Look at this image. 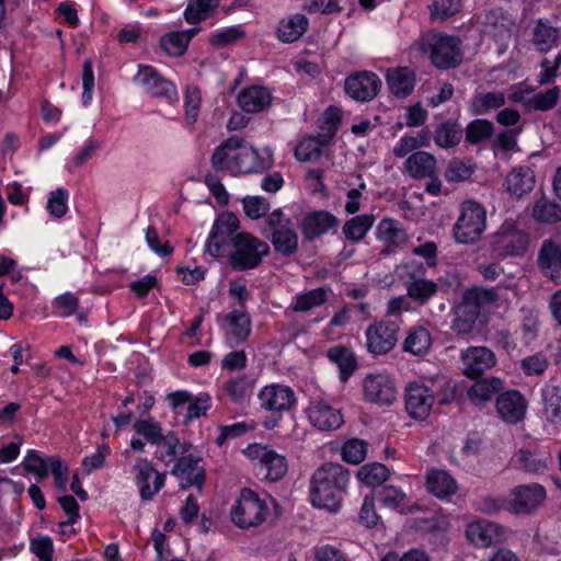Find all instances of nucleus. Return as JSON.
<instances>
[{
	"label": "nucleus",
	"instance_id": "a19ab883",
	"mask_svg": "<svg viewBox=\"0 0 561 561\" xmlns=\"http://www.w3.org/2000/svg\"><path fill=\"white\" fill-rule=\"evenodd\" d=\"M228 333L236 344L243 342L251 332L250 316L240 310H233L226 316Z\"/></svg>",
	"mask_w": 561,
	"mask_h": 561
},
{
	"label": "nucleus",
	"instance_id": "5fc2aeb1",
	"mask_svg": "<svg viewBox=\"0 0 561 561\" xmlns=\"http://www.w3.org/2000/svg\"><path fill=\"white\" fill-rule=\"evenodd\" d=\"M342 459L352 465H358L366 458L367 443L359 438L346 440L341 450Z\"/></svg>",
	"mask_w": 561,
	"mask_h": 561
},
{
	"label": "nucleus",
	"instance_id": "393cba45",
	"mask_svg": "<svg viewBox=\"0 0 561 561\" xmlns=\"http://www.w3.org/2000/svg\"><path fill=\"white\" fill-rule=\"evenodd\" d=\"M526 408L525 398L516 390L506 391L496 400L500 416L508 423H517L523 420Z\"/></svg>",
	"mask_w": 561,
	"mask_h": 561
},
{
	"label": "nucleus",
	"instance_id": "f03ea898",
	"mask_svg": "<svg viewBox=\"0 0 561 561\" xmlns=\"http://www.w3.org/2000/svg\"><path fill=\"white\" fill-rule=\"evenodd\" d=\"M270 515V506L265 499L250 489H242L230 508L231 522L241 529L262 525Z\"/></svg>",
	"mask_w": 561,
	"mask_h": 561
},
{
	"label": "nucleus",
	"instance_id": "09e8293b",
	"mask_svg": "<svg viewBox=\"0 0 561 561\" xmlns=\"http://www.w3.org/2000/svg\"><path fill=\"white\" fill-rule=\"evenodd\" d=\"M505 104V95L502 92H482L472 99V107L476 114L483 115Z\"/></svg>",
	"mask_w": 561,
	"mask_h": 561
},
{
	"label": "nucleus",
	"instance_id": "412c9836",
	"mask_svg": "<svg viewBox=\"0 0 561 561\" xmlns=\"http://www.w3.org/2000/svg\"><path fill=\"white\" fill-rule=\"evenodd\" d=\"M363 388L365 399L371 403L388 405L397 398L394 382L387 374L368 375Z\"/></svg>",
	"mask_w": 561,
	"mask_h": 561
},
{
	"label": "nucleus",
	"instance_id": "7ed1b4c3",
	"mask_svg": "<svg viewBox=\"0 0 561 561\" xmlns=\"http://www.w3.org/2000/svg\"><path fill=\"white\" fill-rule=\"evenodd\" d=\"M490 247L501 257H520L528 250L529 234L518 221L507 219L491 234Z\"/></svg>",
	"mask_w": 561,
	"mask_h": 561
},
{
	"label": "nucleus",
	"instance_id": "a18cd8bd",
	"mask_svg": "<svg viewBox=\"0 0 561 561\" xmlns=\"http://www.w3.org/2000/svg\"><path fill=\"white\" fill-rule=\"evenodd\" d=\"M328 357L337 365L340 379L345 382L356 369L354 355L343 346H334L329 350Z\"/></svg>",
	"mask_w": 561,
	"mask_h": 561
},
{
	"label": "nucleus",
	"instance_id": "bb28decb",
	"mask_svg": "<svg viewBox=\"0 0 561 561\" xmlns=\"http://www.w3.org/2000/svg\"><path fill=\"white\" fill-rule=\"evenodd\" d=\"M237 102L245 113H260L271 105L272 94L264 87L251 85L240 91Z\"/></svg>",
	"mask_w": 561,
	"mask_h": 561
},
{
	"label": "nucleus",
	"instance_id": "680f3d73",
	"mask_svg": "<svg viewBox=\"0 0 561 561\" xmlns=\"http://www.w3.org/2000/svg\"><path fill=\"white\" fill-rule=\"evenodd\" d=\"M463 296L476 305L479 310L494 304L499 296L494 288L472 287L463 293Z\"/></svg>",
	"mask_w": 561,
	"mask_h": 561
},
{
	"label": "nucleus",
	"instance_id": "423d86ee",
	"mask_svg": "<svg viewBox=\"0 0 561 561\" xmlns=\"http://www.w3.org/2000/svg\"><path fill=\"white\" fill-rule=\"evenodd\" d=\"M423 50L439 69H449L461 62L460 41L455 36L434 34L424 39Z\"/></svg>",
	"mask_w": 561,
	"mask_h": 561
},
{
	"label": "nucleus",
	"instance_id": "ddd939ff",
	"mask_svg": "<svg viewBox=\"0 0 561 561\" xmlns=\"http://www.w3.org/2000/svg\"><path fill=\"white\" fill-rule=\"evenodd\" d=\"M405 410L416 420H425L434 404V391L423 382L413 381L405 387Z\"/></svg>",
	"mask_w": 561,
	"mask_h": 561
},
{
	"label": "nucleus",
	"instance_id": "79ce46f5",
	"mask_svg": "<svg viewBox=\"0 0 561 561\" xmlns=\"http://www.w3.org/2000/svg\"><path fill=\"white\" fill-rule=\"evenodd\" d=\"M378 501L382 506L398 511L402 514L410 512L407 494L393 485H385L377 492Z\"/></svg>",
	"mask_w": 561,
	"mask_h": 561
},
{
	"label": "nucleus",
	"instance_id": "338daca9",
	"mask_svg": "<svg viewBox=\"0 0 561 561\" xmlns=\"http://www.w3.org/2000/svg\"><path fill=\"white\" fill-rule=\"evenodd\" d=\"M67 199H68L67 190L57 188L56 191H53L49 194V197L47 201L48 213L56 218H61L62 216H65L67 213V209H68Z\"/></svg>",
	"mask_w": 561,
	"mask_h": 561
},
{
	"label": "nucleus",
	"instance_id": "864d4df0",
	"mask_svg": "<svg viewBox=\"0 0 561 561\" xmlns=\"http://www.w3.org/2000/svg\"><path fill=\"white\" fill-rule=\"evenodd\" d=\"M517 462L524 470L533 473H539L547 469L549 457L538 455L529 449H520L516 455Z\"/></svg>",
	"mask_w": 561,
	"mask_h": 561
},
{
	"label": "nucleus",
	"instance_id": "2f4dec72",
	"mask_svg": "<svg viewBox=\"0 0 561 561\" xmlns=\"http://www.w3.org/2000/svg\"><path fill=\"white\" fill-rule=\"evenodd\" d=\"M376 237L388 247H400L408 241L402 224L392 218H383L379 221Z\"/></svg>",
	"mask_w": 561,
	"mask_h": 561
},
{
	"label": "nucleus",
	"instance_id": "13d9d810",
	"mask_svg": "<svg viewBox=\"0 0 561 561\" xmlns=\"http://www.w3.org/2000/svg\"><path fill=\"white\" fill-rule=\"evenodd\" d=\"M244 35L245 32L242 26L234 25L214 33L209 37V43L217 48H221L238 42Z\"/></svg>",
	"mask_w": 561,
	"mask_h": 561
},
{
	"label": "nucleus",
	"instance_id": "72a5a7b5",
	"mask_svg": "<svg viewBox=\"0 0 561 561\" xmlns=\"http://www.w3.org/2000/svg\"><path fill=\"white\" fill-rule=\"evenodd\" d=\"M307 27V18L302 14H294L279 21L277 37L283 43H294L306 33Z\"/></svg>",
	"mask_w": 561,
	"mask_h": 561
},
{
	"label": "nucleus",
	"instance_id": "37998d69",
	"mask_svg": "<svg viewBox=\"0 0 561 561\" xmlns=\"http://www.w3.org/2000/svg\"><path fill=\"white\" fill-rule=\"evenodd\" d=\"M462 138V128L454 122L438 125L434 131V142L439 148L449 149L457 146Z\"/></svg>",
	"mask_w": 561,
	"mask_h": 561
},
{
	"label": "nucleus",
	"instance_id": "0e129e2a",
	"mask_svg": "<svg viewBox=\"0 0 561 561\" xmlns=\"http://www.w3.org/2000/svg\"><path fill=\"white\" fill-rule=\"evenodd\" d=\"M202 96L197 88H187L185 93V122L188 125L196 123L201 110Z\"/></svg>",
	"mask_w": 561,
	"mask_h": 561
},
{
	"label": "nucleus",
	"instance_id": "b1692460",
	"mask_svg": "<svg viewBox=\"0 0 561 561\" xmlns=\"http://www.w3.org/2000/svg\"><path fill=\"white\" fill-rule=\"evenodd\" d=\"M437 160L427 151H415L408 156L403 164V172L414 180L433 178L436 174Z\"/></svg>",
	"mask_w": 561,
	"mask_h": 561
},
{
	"label": "nucleus",
	"instance_id": "4d7b16f0",
	"mask_svg": "<svg viewBox=\"0 0 561 561\" xmlns=\"http://www.w3.org/2000/svg\"><path fill=\"white\" fill-rule=\"evenodd\" d=\"M262 466L266 470V478L271 481L282 479L287 472V462L285 457L272 449Z\"/></svg>",
	"mask_w": 561,
	"mask_h": 561
},
{
	"label": "nucleus",
	"instance_id": "c03bdc74",
	"mask_svg": "<svg viewBox=\"0 0 561 561\" xmlns=\"http://www.w3.org/2000/svg\"><path fill=\"white\" fill-rule=\"evenodd\" d=\"M327 299V290L323 287H318L306 293L297 294L291 304V308L296 312H307L322 306Z\"/></svg>",
	"mask_w": 561,
	"mask_h": 561
},
{
	"label": "nucleus",
	"instance_id": "c9c22d12",
	"mask_svg": "<svg viewBox=\"0 0 561 561\" xmlns=\"http://www.w3.org/2000/svg\"><path fill=\"white\" fill-rule=\"evenodd\" d=\"M503 388V382L497 377L483 378L476 381L468 390L469 400L476 404L481 405L490 401L495 393Z\"/></svg>",
	"mask_w": 561,
	"mask_h": 561
},
{
	"label": "nucleus",
	"instance_id": "5701e85b",
	"mask_svg": "<svg viewBox=\"0 0 561 561\" xmlns=\"http://www.w3.org/2000/svg\"><path fill=\"white\" fill-rule=\"evenodd\" d=\"M463 374L476 378L491 369L495 363V355L484 346H471L461 353Z\"/></svg>",
	"mask_w": 561,
	"mask_h": 561
},
{
	"label": "nucleus",
	"instance_id": "4c0bfd02",
	"mask_svg": "<svg viewBox=\"0 0 561 561\" xmlns=\"http://www.w3.org/2000/svg\"><path fill=\"white\" fill-rule=\"evenodd\" d=\"M428 131L421 130L415 134H404L393 146L392 152L397 158H404L419 151L420 148L428 146Z\"/></svg>",
	"mask_w": 561,
	"mask_h": 561
},
{
	"label": "nucleus",
	"instance_id": "473e14b6",
	"mask_svg": "<svg viewBox=\"0 0 561 561\" xmlns=\"http://www.w3.org/2000/svg\"><path fill=\"white\" fill-rule=\"evenodd\" d=\"M387 83L394 95L407 96L414 89L415 75L407 67L389 69L387 72Z\"/></svg>",
	"mask_w": 561,
	"mask_h": 561
},
{
	"label": "nucleus",
	"instance_id": "9d476101",
	"mask_svg": "<svg viewBox=\"0 0 561 561\" xmlns=\"http://www.w3.org/2000/svg\"><path fill=\"white\" fill-rule=\"evenodd\" d=\"M260 407L270 412L284 413L293 410L298 402L294 389L285 383H270L257 393Z\"/></svg>",
	"mask_w": 561,
	"mask_h": 561
},
{
	"label": "nucleus",
	"instance_id": "cd10ccee",
	"mask_svg": "<svg viewBox=\"0 0 561 561\" xmlns=\"http://www.w3.org/2000/svg\"><path fill=\"white\" fill-rule=\"evenodd\" d=\"M425 485L431 494L440 500L449 499L458 491L455 478L449 472L439 469H432L426 473Z\"/></svg>",
	"mask_w": 561,
	"mask_h": 561
},
{
	"label": "nucleus",
	"instance_id": "6ab92c4d",
	"mask_svg": "<svg viewBox=\"0 0 561 561\" xmlns=\"http://www.w3.org/2000/svg\"><path fill=\"white\" fill-rule=\"evenodd\" d=\"M306 414L310 424L320 431H335L344 423L341 411L322 399L310 401Z\"/></svg>",
	"mask_w": 561,
	"mask_h": 561
},
{
	"label": "nucleus",
	"instance_id": "69168bd1",
	"mask_svg": "<svg viewBox=\"0 0 561 561\" xmlns=\"http://www.w3.org/2000/svg\"><path fill=\"white\" fill-rule=\"evenodd\" d=\"M211 407V397L206 392L198 393L195 398L192 397L191 402L187 407V413L185 415V422H191L194 419H198L207 413Z\"/></svg>",
	"mask_w": 561,
	"mask_h": 561
},
{
	"label": "nucleus",
	"instance_id": "de8ad7c7",
	"mask_svg": "<svg viewBox=\"0 0 561 561\" xmlns=\"http://www.w3.org/2000/svg\"><path fill=\"white\" fill-rule=\"evenodd\" d=\"M254 382L248 376H239L230 379L225 385V391L236 403L247 401L253 391Z\"/></svg>",
	"mask_w": 561,
	"mask_h": 561
},
{
	"label": "nucleus",
	"instance_id": "3c124183",
	"mask_svg": "<svg viewBox=\"0 0 561 561\" xmlns=\"http://www.w3.org/2000/svg\"><path fill=\"white\" fill-rule=\"evenodd\" d=\"M533 215L540 222L553 224L561 220V206L542 197L535 203Z\"/></svg>",
	"mask_w": 561,
	"mask_h": 561
},
{
	"label": "nucleus",
	"instance_id": "c756f323",
	"mask_svg": "<svg viewBox=\"0 0 561 561\" xmlns=\"http://www.w3.org/2000/svg\"><path fill=\"white\" fill-rule=\"evenodd\" d=\"M506 191L515 197H522L533 191L535 174L529 167L514 168L505 179Z\"/></svg>",
	"mask_w": 561,
	"mask_h": 561
},
{
	"label": "nucleus",
	"instance_id": "49530a36",
	"mask_svg": "<svg viewBox=\"0 0 561 561\" xmlns=\"http://www.w3.org/2000/svg\"><path fill=\"white\" fill-rule=\"evenodd\" d=\"M219 5V0H190L184 11L188 23H198L208 19Z\"/></svg>",
	"mask_w": 561,
	"mask_h": 561
},
{
	"label": "nucleus",
	"instance_id": "2eb2a0df",
	"mask_svg": "<svg viewBox=\"0 0 561 561\" xmlns=\"http://www.w3.org/2000/svg\"><path fill=\"white\" fill-rule=\"evenodd\" d=\"M465 535L471 545L481 549L490 548L505 539L503 527L488 519H477L469 523Z\"/></svg>",
	"mask_w": 561,
	"mask_h": 561
},
{
	"label": "nucleus",
	"instance_id": "6e6552de",
	"mask_svg": "<svg viewBox=\"0 0 561 561\" xmlns=\"http://www.w3.org/2000/svg\"><path fill=\"white\" fill-rule=\"evenodd\" d=\"M23 467L27 472L35 474L38 479H44L50 472L54 476L56 486L65 490L68 482V468L58 457H43L34 449L27 450Z\"/></svg>",
	"mask_w": 561,
	"mask_h": 561
},
{
	"label": "nucleus",
	"instance_id": "f8f14e48",
	"mask_svg": "<svg viewBox=\"0 0 561 561\" xmlns=\"http://www.w3.org/2000/svg\"><path fill=\"white\" fill-rule=\"evenodd\" d=\"M547 493L538 483L524 484L511 491L507 510L513 514H530L546 500Z\"/></svg>",
	"mask_w": 561,
	"mask_h": 561
},
{
	"label": "nucleus",
	"instance_id": "e433bc0d",
	"mask_svg": "<svg viewBox=\"0 0 561 561\" xmlns=\"http://www.w3.org/2000/svg\"><path fill=\"white\" fill-rule=\"evenodd\" d=\"M558 28L548 21L538 20L533 28L531 42L539 51L547 53L557 45Z\"/></svg>",
	"mask_w": 561,
	"mask_h": 561
},
{
	"label": "nucleus",
	"instance_id": "f704fd0d",
	"mask_svg": "<svg viewBox=\"0 0 561 561\" xmlns=\"http://www.w3.org/2000/svg\"><path fill=\"white\" fill-rule=\"evenodd\" d=\"M197 31L198 28H191L167 33L160 38V46L170 56H182Z\"/></svg>",
	"mask_w": 561,
	"mask_h": 561
},
{
	"label": "nucleus",
	"instance_id": "bf43d9fd",
	"mask_svg": "<svg viewBox=\"0 0 561 561\" xmlns=\"http://www.w3.org/2000/svg\"><path fill=\"white\" fill-rule=\"evenodd\" d=\"M79 301V297L76 294L67 291L54 299L53 307L57 316L68 318L77 312Z\"/></svg>",
	"mask_w": 561,
	"mask_h": 561
},
{
	"label": "nucleus",
	"instance_id": "052dcab7",
	"mask_svg": "<svg viewBox=\"0 0 561 561\" xmlns=\"http://www.w3.org/2000/svg\"><path fill=\"white\" fill-rule=\"evenodd\" d=\"M493 134V124L486 119H476L466 129V139L470 144H479Z\"/></svg>",
	"mask_w": 561,
	"mask_h": 561
},
{
	"label": "nucleus",
	"instance_id": "8fccbe9b",
	"mask_svg": "<svg viewBox=\"0 0 561 561\" xmlns=\"http://www.w3.org/2000/svg\"><path fill=\"white\" fill-rule=\"evenodd\" d=\"M438 291V285L427 278H417L407 286V294L410 298L424 304Z\"/></svg>",
	"mask_w": 561,
	"mask_h": 561
},
{
	"label": "nucleus",
	"instance_id": "4468645a",
	"mask_svg": "<svg viewBox=\"0 0 561 561\" xmlns=\"http://www.w3.org/2000/svg\"><path fill=\"white\" fill-rule=\"evenodd\" d=\"M134 81L154 96H162L169 101L178 100L175 85L164 79L152 66L139 65Z\"/></svg>",
	"mask_w": 561,
	"mask_h": 561
},
{
	"label": "nucleus",
	"instance_id": "39448f33",
	"mask_svg": "<svg viewBox=\"0 0 561 561\" xmlns=\"http://www.w3.org/2000/svg\"><path fill=\"white\" fill-rule=\"evenodd\" d=\"M486 229V210L473 201L460 205V214L454 226V237L458 243L477 242Z\"/></svg>",
	"mask_w": 561,
	"mask_h": 561
},
{
	"label": "nucleus",
	"instance_id": "774afa93",
	"mask_svg": "<svg viewBox=\"0 0 561 561\" xmlns=\"http://www.w3.org/2000/svg\"><path fill=\"white\" fill-rule=\"evenodd\" d=\"M543 416L548 422L554 423L561 420V396L547 391L543 393Z\"/></svg>",
	"mask_w": 561,
	"mask_h": 561
},
{
	"label": "nucleus",
	"instance_id": "7c9ffc66",
	"mask_svg": "<svg viewBox=\"0 0 561 561\" xmlns=\"http://www.w3.org/2000/svg\"><path fill=\"white\" fill-rule=\"evenodd\" d=\"M479 314V308L462 296L461 301L455 309L451 329L459 334L470 333L476 327Z\"/></svg>",
	"mask_w": 561,
	"mask_h": 561
},
{
	"label": "nucleus",
	"instance_id": "0eeeda50",
	"mask_svg": "<svg viewBox=\"0 0 561 561\" xmlns=\"http://www.w3.org/2000/svg\"><path fill=\"white\" fill-rule=\"evenodd\" d=\"M271 233L273 247L283 255H290L298 249V236L289 218L277 209L268 214L265 219Z\"/></svg>",
	"mask_w": 561,
	"mask_h": 561
},
{
	"label": "nucleus",
	"instance_id": "dca6fc26",
	"mask_svg": "<svg viewBox=\"0 0 561 561\" xmlns=\"http://www.w3.org/2000/svg\"><path fill=\"white\" fill-rule=\"evenodd\" d=\"M399 325L391 321H380L370 324L366 330V344L374 354H386L397 343Z\"/></svg>",
	"mask_w": 561,
	"mask_h": 561
},
{
	"label": "nucleus",
	"instance_id": "a878e982",
	"mask_svg": "<svg viewBox=\"0 0 561 561\" xmlns=\"http://www.w3.org/2000/svg\"><path fill=\"white\" fill-rule=\"evenodd\" d=\"M538 266L551 279L561 274V242L545 240L538 253Z\"/></svg>",
	"mask_w": 561,
	"mask_h": 561
},
{
	"label": "nucleus",
	"instance_id": "a211bd4d",
	"mask_svg": "<svg viewBox=\"0 0 561 561\" xmlns=\"http://www.w3.org/2000/svg\"><path fill=\"white\" fill-rule=\"evenodd\" d=\"M243 139L232 136L217 146L211 154V165L217 171L238 175Z\"/></svg>",
	"mask_w": 561,
	"mask_h": 561
},
{
	"label": "nucleus",
	"instance_id": "9b49d317",
	"mask_svg": "<svg viewBox=\"0 0 561 561\" xmlns=\"http://www.w3.org/2000/svg\"><path fill=\"white\" fill-rule=\"evenodd\" d=\"M239 229L238 217L229 211L220 214L215 220L209 237L206 242L207 252L214 256H219L225 247L232 245V238Z\"/></svg>",
	"mask_w": 561,
	"mask_h": 561
},
{
	"label": "nucleus",
	"instance_id": "4be33fe9",
	"mask_svg": "<svg viewBox=\"0 0 561 561\" xmlns=\"http://www.w3.org/2000/svg\"><path fill=\"white\" fill-rule=\"evenodd\" d=\"M201 458L192 454L181 457L172 469L182 489L197 486L198 490L205 480V470L199 466Z\"/></svg>",
	"mask_w": 561,
	"mask_h": 561
},
{
	"label": "nucleus",
	"instance_id": "ea45409f",
	"mask_svg": "<svg viewBox=\"0 0 561 561\" xmlns=\"http://www.w3.org/2000/svg\"><path fill=\"white\" fill-rule=\"evenodd\" d=\"M375 220L376 217L373 214L357 215L344 224L342 228L343 234L347 240L359 242L371 229Z\"/></svg>",
	"mask_w": 561,
	"mask_h": 561
},
{
	"label": "nucleus",
	"instance_id": "e2e57ef3",
	"mask_svg": "<svg viewBox=\"0 0 561 561\" xmlns=\"http://www.w3.org/2000/svg\"><path fill=\"white\" fill-rule=\"evenodd\" d=\"M321 154V145L318 139L308 137L302 139L295 149V157L301 162L313 161Z\"/></svg>",
	"mask_w": 561,
	"mask_h": 561
},
{
	"label": "nucleus",
	"instance_id": "aec40b11",
	"mask_svg": "<svg viewBox=\"0 0 561 561\" xmlns=\"http://www.w3.org/2000/svg\"><path fill=\"white\" fill-rule=\"evenodd\" d=\"M238 175L263 173L273 167V151L267 148H255L243 139L241 146Z\"/></svg>",
	"mask_w": 561,
	"mask_h": 561
},
{
	"label": "nucleus",
	"instance_id": "f3484780",
	"mask_svg": "<svg viewBox=\"0 0 561 561\" xmlns=\"http://www.w3.org/2000/svg\"><path fill=\"white\" fill-rule=\"evenodd\" d=\"M380 87L379 77L371 71L353 73L345 79L344 83L346 94L358 102L373 100L378 94Z\"/></svg>",
	"mask_w": 561,
	"mask_h": 561
},
{
	"label": "nucleus",
	"instance_id": "58836bf2",
	"mask_svg": "<svg viewBox=\"0 0 561 561\" xmlns=\"http://www.w3.org/2000/svg\"><path fill=\"white\" fill-rule=\"evenodd\" d=\"M431 346L432 335L430 331L423 327L412 328L403 342V350L415 356L426 354Z\"/></svg>",
	"mask_w": 561,
	"mask_h": 561
},
{
	"label": "nucleus",
	"instance_id": "603ef678",
	"mask_svg": "<svg viewBox=\"0 0 561 561\" xmlns=\"http://www.w3.org/2000/svg\"><path fill=\"white\" fill-rule=\"evenodd\" d=\"M357 478L364 484L374 488L387 480L388 469L386 466L378 462L367 463L358 469Z\"/></svg>",
	"mask_w": 561,
	"mask_h": 561
},
{
	"label": "nucleus",
	"instance_id": "6e6d98bb",
	"mask_svg": "<svg viewBox=\"0 0 561 561\" xmlns=\"http://www.w3.org/2000/svg\"><path fill=\"white\" fill-rule=\"evenodd\" d=\"M134 430L152 445L160 444L162 439L163 431L161 425L152 417L137 420L134 423Z\"/></svg>",
	"mask_w": 561,
	"mask_h": 561
},
{
	"label": "nucleus",
	"instance_id": "c85d7f7f",
	"mask_svg": "<svg viewBox=\"0 0 561 561\" xmlns=\"http://www.w3.org/2000/svg\"><path fill=\"white\" fill-rule=\"evenodd\" d=\"M339 225L337 218L329 211L319 210L308 214L301 225L304 236L312 240L320 237Z\"/></svg>",
	"mask_w": 561,
	"mask_h": 561
},
{
	"label": "nucleus",
	"instance_id": "f257e3e1",
	"mask_svg": "<svg viewBox=\"0 0 561 561\" xmlns=\"http://www.w3.org/2000/svg\"><path fill=\"white\" fill-rule=\"evenodd\" d=\"M351 474L342 465L327 462L319 467L310 481V501L314 507L331 513L340 511Z\"/></svg>",
	"mask_w": 561,
	"mask_h": 561
},
{
	"label": "nucleus",
	"instance_id": "1a4fd4ad",
	"mask_svg": "<svg viewBox=\"0 0 561 561\" xmlns=\"http://www.w3.org/2000/svg\"><path fill=\"white\" fill-rule=\"evenodd\" d=\"M134 481L142 501H150L164 486L167 474L154 468L152 461L138 457L133 465Z\"/></svg>",
	"mask_w": 561,
	"mask_h": 561
},
{
	"label": "nucleus",
	"instance_id": "20e7f679",
	"mask_svg": "<svg viewBox=\"0 0 561 561\" xmlns=\"http://www.w3.org/2000/svg\"><path fill=\"white\" fill-rule=\"evenodd\" d=\"M231 248L229 262L237 271L256 267L270 252V247L266 242L248 232L237 233L232 238Z\"/></svg>",
	"mask_w": 561,
	"mask_h": 561
}]
</instances>
